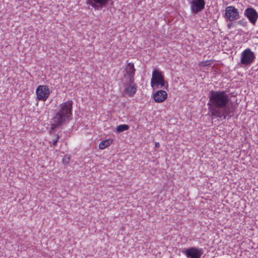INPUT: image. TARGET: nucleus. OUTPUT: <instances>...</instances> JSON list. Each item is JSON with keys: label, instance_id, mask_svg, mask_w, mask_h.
Here are the masks:
<instances>
[{"label": "nucleus", "instance_id": "11", "mask_svg": "<svg viewBox=\"0 0 258 258\" xmlns=\"http://www.w3.org/2000/svg\"><path fill=\"white\" fill-rule=\"evenodd\" d=\"M125 71L126 74H124V77L127 78V81H130V83H134L136 71L134 63L131 62L128 63L125 68Z\"/></svg>", "mask_w": 258, "mask_h": 258}, {"label": "nucleus", "instance_id": "12", "mask_svg": "<svg viewBox=\"0 0 258 258\" xmlns=\"http://www.w3.org/2000/svg\"><path fill=\"white\" fill-rule=\"evenodd\" d=\"M124 90L123 93L127 94L130 97H133L137 91V86L134 83H130L127 81L124 83Z\"/></svg>", "mask_w": 258, "mask_h": 258}, {"label": "nucleus", "instance_id": "20", "mask_svg": "<svg viewBox=\"0 0 258 258\" xmlns=\"http://www.w3.org/2000/svg\"><path fill=\"white\" fill-rule=\"evenodd\" d=\"M55 136H56L55 140H57V141H58L60 137V135H59L58 134H57V135H56Z\"/></svg>", "mask_w": 258, "mask_h": 258}, {"label": "nucleus", "instance_id": "14", "mask_svg": "<svg viewBox=\"0 0 258 258\" xmlns=\"http://www.w3.org/2000/svg\"><path fill=\"white\" fill-rule=\"evenodd\" d=\"M112 142V141L110 139L105 140L100 142L99 145V148L100 149H104L108 147Z\"/></svg>", "mask_w": 258, "mask_h": 258}, {"label": "nucleus", "instance_id": "21", "mask_svg": "<svg viewBox=\"0 0 258 258\" xmlns=\"http://www.w3.org/2000/svg\"><path fill=\"white\" fill-rule=\"evenodd\" d=\"M55 136H56L55 140H57V141H58L60 137V135H59L58 134H57V135H56Z\"/></svg>", "mask_w": 258, "mask_h": 258}, {"label": "nucleus", "instance_id": "23", "mask_svg": "<svg viewBox=\"0 0 258 258\" xmlns=\"http://www.w3.org/2000/svg\"><path fill=\"white\" fill-rule=\"evenodd\" d=\"M159 146H160V144H159V143H158V142H156V143H155V147H156V148H159Z\"/></svg>", "mask_w": 258, "mask_h": 258}, {"label": "nucleus", "instance_id": "10", "mask_svg": "<svg viewBox=\"0 0 258 258\" xmlns=\"http://www.w3.org/2000/svg\"><path fill=\"white\" fill-rule=\"evenodd\" d=\"M244 15L247 18L252 25L255 24L258 19V13L254 8H247L244 11Z\"/></svg>", "mask_w": 258, "mask_h": 258}, {"label": "nucleus", "instance_id": "19", "mask_svg": "<svg viewBox=\"0 0 258 258\" xmlns=\"http://www.w3.org/2000/svg\"><path fill=\"white\" fill-rule=\"evenodd\" d=\"M58 141H57V140H55H55L53 141V143H52V145H53V146H56V145H57V143H58Z\"/></svg>", "mask_w": 258, "mask_h": 258}, {"label": "nucleus", "instance_id": "16", "mask_svg": "<svg viewBox=\"0 0 258 258\" xmlns=\"http://www.w3.org/2000/svg\"><path fill=\"white\" fill-rule=\"evenodd\" d=\"M213 62V61L212 60H207L206 61H203L199 63V65L201 67H205L209 66L212 64V63Z\"/></svg>", "mask_w": 258, "mask_h": 258}, {"label": "nucleus", "instance_id": "17", "mask_svg": "<svg viewBox=\"0 0 258 258\" xmlns=\"http://www.w3.org/2000/svg\"><path fill=\"white\" fill-rule=\"evenodd\" d=\"M237 23L238 24H239L241 26H243V27L246 26L247 25V22L244 19L238 21Z\"/></svg>", "mask_w": 258, "mask_h": 258}, {"label": "nucleus", "instance_id": "6", "mask_svg": "<svg viewBox=\"0 0 258 258\" xmlns=\"http://www.w3.org/2000/svg\"><path fill=\"white\" fill-rule=\"evenodd\" d=\"M225 19L230 22H233L239 18L238 10L234 6H228L225 9Z\"/></svg>", "mask_w": 258, "mask_h": 258}, {"label": "nucleus", "instance_id": "18", "mask_svg": "<svg viewBox=\"0 0 258 258\" xmlns=\"http://www.w3.org/2000/svg\"><path fill=\"white\" fill-rule=\"evenodd\" d=\"M70 157L65 155L62 159V162L64 164H68L69 163Z\"/></svg>", "mask_w": 258, "mask_h": 258}, {"label": "nucleus", "instance_id": "1", "mask_svg": "<svg viewBox=\"0 0 258 258\" xmlns=\"http://www.w3.org/2000/svg\"><path fill=\"white\" fill-rule=\"evenodd\" d=\"M209 102L208 104L209 111L213 116L225 119L233 111L228 106L229 101L228 95L224 91L211 90L209 94Z\"/></svg>", "mask_w": 258, "mask_h": 258}, {"label": "nucleus", "instance_id": "7", "mask_svg": "<svg viewBox=\"0 0 258 258\" xmlns=\"http://www.w3.org/2000/svg\"><path fill=\"white\" fill-rule=\"evenodd\" d=\"M36 93L37 99L45 101L50 94V91L47 86L39 85L36 89Z\"/></svg>", "mask_w": 258, "mask_h": 258}, {"label": "nucleus", "instance_id": "2", "mask_svg": "<svg viewBox=\"0 0 258 258\" xmlns=\"http://www.w3.org/2000/svg\"><path fill=\"white\" fill-rule=\"evenodd\" d=\"M72 106V101H68L59 105L57 111L52 118L49 130L50 134H51L56 128L61 127L67 124L71 119Z\"/></svg>", "mask_w": 258, "mask_h": 258}, {"label": "nucleus", "instance_id": "8", "mask_svg": "<svg viewBox=\"0 0 258 258\" xmlns=\"http://www.w3.org/2000/svg\"><path fill=\"white\" fill-rule=\"evenodd\" d=\"M182 252L187 258H200L204 251L202 248L191 247L183 251Z\"/></svg>", "mask_w": 258, "mask_h": 258}, {"label": "nucleus", "instance_id": "5", "mask_svg": "<svg viewBox=\"0 0 258 258\" xmlns=\"http://www.w3.org/2000/svg\"><path fill=\"white\" fill-rule=\"evenodd\" d=\"M205 0H190L189 1V4L191 12L192 14H197L201 12L205 8Z\"/></svg>", "mask_w": 258, "mask_h": 258}, {"label": "nucleus", "instance_id": "3", "mask_svg": "<svg viewBox=\"0 0 258 258\" xmlns=\"http://www.w3.org/2000/svg\"><path fill=\"white\" fill-rule=\"evenodd\" d=\"M151 85L153 89L158 88L160 85L167 89L168 83L165 81L164 77L161 72L157 69H154L152 73V77L151 81Z\"/></svg>", "mask_w": 258, "mask_h": 258}, {"label": "nucleus", "instance_id": "13", "mask_svg": "<svg viewBox=\"0 0 258 258\" xmlns=\"http://www.w3.org/2000/svg\"><path fill=\"white\" fill-rule=\"evenodd\" d=\"M167 97V93L164 90H159L156 92L153 96L156 102L161 103L164 101Z\"/></svg>", "mask_w": 258, "mask_h": 258}, {"label": "nucleus", "instance_id": "9", "mask_svg": "<svg viewBox=\"0 0 258 258\" xmlns=\"http://www.w3.org/2000/svg\"><path fill=\"white\" fill-rule=\"evenodd\" d=\"M110 2H111V4H113L112 0H87V4L90 5L95 10H99L106 8Z\"/></svg>", "mask_w": 258, "mask_h": 258}, {"label": "nucleus", "instance_id": "15", "mask_svg": "<svg viewBox=\"0 0 258 258\" xmlns=\"http://www.w3.org/2000/svg\"><path fill=\"white\" fill-rule=\"evenodd\" d=\"M129 126L128 125L123 124H120L117 126L116 127V132L117 133H121L123 131L128 130L129 129Z\"/></svg>", "mask_w": 258, "mask_h": 258}, {"label": "nucleus", "instance_id": "4", "mask_svg": "<svg viewBox=\"0 0 258 258\" xmlns=\"http://www.w3.org/2000/svg\"><path fill=\"white\" fill-rule=\"evenodd\" d=\"M254 53L250 48H246L241 54L240 62L244 66L250 65L255 59Z\"/></svg>", "mask_w": 258, "mask_h": 258}, {"label": "nucleus", "instance_id": "22", "mask_svg": "<svg viewBox=\"0 0 258 258\" xmlns=\"http://www.w3.org/2000/svg\"><path fill=\"white\" fill-rule=\"evenodd\" d=\"M232 25H233V23H230L228 24L227 26H228V27L229 28H230L231 27H232Z\"/></svg>", "mask_w": 258, "mask_h": 258}]
</instances>
